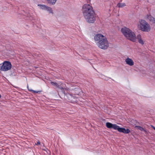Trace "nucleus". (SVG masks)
I'll return each mask as SVG.
<instances>
[{"mask_svg":"<svg viewBox=\"0 0 155 155\" xmlns=\"http://www.w3.org/2000/svg\"><path fill=\"white\" fill-rule=\"evenodd\" d=\"M82 11L86 21L94 23L96 20V15L92 7L89 4H85L82 7Z\"/></svg>","mask_w":155,"mask_h":155,"instance_id":"obj_1","label":"nucleus"},{"mask_svg":"<svg viewBox=\"0 0 155 155\" xmlns=\"http://www.w3.org/2000/svg\"><path fill=\"white\" fill-rule=\"evenodd\" d=\"M94 38L95 43L100 48L105 50L108 47L109 42L106 38L102 34H98L95 35Z\"/></svg>","mask_w":155,"mask_h":155,"instance_id":"obj_2","label":"nucleus"},{"mask_svg":"<svg viewBox=\"0 0 155 155\" xmlns=\"http://www.w3.org/2000/svg\"><path fill=\"white\" fill-rule=\"evenodd\" d=\"M106 126L108 128H113L115 130H117L119 132L125 134H128L130 132L129 129H125L124 128H120L116 124H113L109 122L106 123Z\"/></svg>","mask_w":155,"mask_h":155,"instance_id":"obj_3","label":"nucleus"},{"mask_svg":"<svg viewBox=\"0 0 155 155\" xmlns=\"http://www.w3.org/2000/svg\"><path fill=\"white\" fill-rule=\"evenodd\" d=\"M139 24L138 25V28L142 31L144 32H148L150 30V25L144 20H140Z\"/></svg>","mask_w":155,"mask_h":155,"instance_id":"obj_4","label":"nucleus"},{"mask_svg":"<svg viewBox=\"0 0 155 155\" xmlns=\"http://www.w3.org/2000/svg\"><path fill=\"white\" fill-rule=\"evenodd\" d=\"M12 67V65L10 62L5 61L3 63L0 70L2 71H6L10 70Z\"/></svg>","mask_w":155,"mask_h":155,"instance_id":"obj_5","label":"nucleus"},{"mask_svg":"<svg viewBox=\"0 0 155 155\" xmlns=\"http://www.w3.org/2000/svg\"><path fill=\"white\" fill-rule=\"evenodd\" d=\"M64 94V98L68 101L73 103H74L76 101V98L72 96L70 94Z\"/></svg>","mask_w":155,"mask_h":155,"instance_id":"obj_6","label":"nucleus"},{"mask_svg":"<svg viewBox=\"0 0 155 155\" xmlns=\"http://www.w3.org/2000/svg\"><path fill=\"white\" fill-rule=\"evenodd\" d=\"M127 38L133 42L136 41L137 39L135 34L132 31L129 34Z\"/></svg>","mask_w":155,"mask_h":155,"instance_id":"obj_7","label":"nucleus"},{"mask_svg":"<svg viewBox=\"0 0 155 155\" xmlns=\"http://www.w3.org/2000/svg\"><path fill=\"white\" fill-rule=\"evenodd\" d=\"M131 31L129 28L126 27L123 28L121 29L122 33L126 38Z\"/></svg>","mask_w":155,"mask_h":155,"instance_id":"obj_8","label":"nucleus"},{"mask_svg":"<svg viewBox=\"0 0 155 155\" xmlns=\"http://www.w3.org/2000/svg\"><path fill=\"white\" fill-rule=\"evenodd\" d=\"M51 83L52 85L54 86L57 87L59 88L62 90L64 94H65V91H67L68 90V88H63L62 87H60L59 84L56 82H51Z\"/></svg>","mask_w":155,"mask_h":155,"instance_id":"obj_9","label":"nucleus"},{"mask_svg":"<svg viewBox=\"0 0 155 155\" xmlns=\"http://www.w3.org/2000/svg\"><path fill=\"white\" fill-rule=\"evenodd\" d=\"M125 62L127 64L130 66H133L134 64V62L133 60L131 58L128 57L125 59Z\"/></svg>","mask_w":155,"mask_h":155,"instance_id":"obj_10","label":"nucleus"},{"mask_svg":"<svg viewBox=\"0 0 155 155\" xmlns=\"http://www.w3.org/2000/svg\"><path fill=\"white\" fill-rule=\"evenodd\" d=\"M136 38L137 39V40L142 45H143L144 44V41L141 39V35H137Z\"/></svg>","mask_w":155,"mask_h":155,"instance_id":"obj_11","label":"nucleus"},{"mask_svg":"<svg viewBox=\"0 0 155 155\" xmlns=\"http://www.w3.org/2000/svg\"><path fill=\"white\" fill-rule=\"evenodd\" d=\"M147 18L153 23H155V18L152 17L151 15H147Z\"/></svg>","mask_w":155,"mask_h":155,"instance_id":"obj_12","label":"nucleus"},{"mask_svg":"<svg viewBox=\"0 0 155 155\" xmlns=\"http://www.w3.org/2000/svg\"><path fill=\"white\" fill-rule=\"evenodd\" d=\"M135 128H136L137 129H138L141 131H143L146 133H147V131L146 130L144 129L142 127L138 126H136L135 127Z\"/></svg>","mask_w":155,"mask_h":155,"instance_id":"obj_13","label":"nucleus"},{"mask_svg":"<svg viewBox=\"0 0 155 155\" xmlns=\"http://www.w3.org/2000/svg\"><path fill=\"white\" fill-rule=\"evenodd\" d=\"M57 0H47L48 3L50 5H54Z\"/></svg>","mask_w":155,"mask_h":155,"instance_id":"obj_14","label":"nucleus"},{"mask_svg":"<svg viewBox=\"0 0 155 155\" xmlns=\"http://www.w3.org/2000/svg\"><path fill=\"white\" fill-rule=\"evenodd\" d=\"M45 10L49 12V13H51L52 14H53V10L50 7L47 6Z\"/></svg>","mask_w":155,"mask_h":155,"instance_id":"obj_15","label":"nucleus"},{"mask_svg":"<svg viewBox=\"0 0 155 155\" xmlns=\"http://www.w3.org/2000/svg\"><path fill=\"white\" fill-rule=\"evenodd\" d=\"M126 5L125 3H119L117 4V6L119 8H122Z\"/></svg>","mask_w":155,"mask_h":155,"instance_id":"obj_16","label":"nucleus"},{"mask_svg":"<svg viewBox=\"0 0 155 155\" xmlns=\"http://www.w3.org/2000/svg\"><path fill=\"white\" fill-rule=\"evenodd\" d=\"M40 6L41 8V9H43L45 10L47 6L45 5H40Z\"/></svg>","mask_w":155,"mask_h":155,"instance_id":"obj_17","label":"nucleus"},{"mask_svg":"<svg viewBox=\"0 0 155 155\" xmlns=\"http://www.w3.org/2000/svg\"><path fill=\"white\" fill-rule=\"evenodd\" d=\"M34 93H38V92H41V91H32Z\"/></svg>","mask_w":155,"mask_h":155,"instance_id":"obj_18","label":"nucleus"},{"mask_svg":"<svg viewBox=\"0 0 155 155\" xmlns=\"http://www.w3.org/2000/svg\"><path fill=\"white\" fill-rule=\"evenodd\" d=\"M40 142L39 141H38L37 143H36V145H40Z\"/></svg>","mask_w":155,"mask_h":155,"instance_id":"obj_19","label":"nucleus"},{"mask_svg":"<svg viewBox=\"0 0 155 155\" xmlns=\"http://www.w3.org/2000/svg\"><path fill=\"white\" fill-rule=\"evenodd\" d=\"M151 127L154 130H155V127H154L153 125H151Z\"/></svg>","mask_w":155,"mask_h":155,"instance_id":"obj_20","label":"nucleus"},{"mask_svg":"<svg viewBox=\"0 0 155 155\" xmlns=\"http://www.w3.org/2000/svg\"><path fill=\"white\" fill-rule=\"evenodd\" d=\"M1 95L0 94V98H1Z\"/></svg>","mask_w":155,"mask_h":155,"instance_id":"obj_21","label":"nucleus"}]
</instances>
